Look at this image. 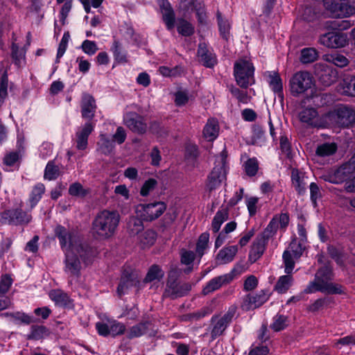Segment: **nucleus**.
I'll use <instances>...</instances> for the list:
<instances>
[{"mask_svg":"<svg viewBox=\"0 0 355 355\" xmlns=\"http://www.w3.org/2000/svg\"><path fill=\"white\" fill-rule=\"evenodd\" d=\"M289 85L291 94L294 96H298L309 90L313 91L315 79L309 72L299 71L291 78Z\"/></svg>","mask_w":355,"mask_h":355,"instance_id":"nucleus-5","label":"nucleus"},{"mask_svg":"<svg viewBox=\"0 0 355 355\" xmlns=\"http://www.w3.org/2000/svg\"><path fill=\"white\" fill-rule=\"evenodd\" d=\"M227 157V153L225 149H223L222 152L216 157L214 166L208 177L207 183V187L209 191L218 188L222 182L225 180L228 168Z\"/></svg>","mask_w":355,"mask_h":355,"instance_id":"nucleus-4","label":"nucleus"},{"mask_svg":"<svg viewBox=\"0 0 355 355\" xmlns=\"http://www.w3.org/2000/svg\"><path fill=\"white\" fill-rule=\"evenodd\" d=\"M120 219L117 211L104 209L100 211L92 223L93 234L103 240L112 237L116 232Z\"/></svg>","mask_w":355,"mask_h":355,"instance_id":"nucleus-2","label":"nucleus"},{"mask_svg":"<svg viewBox=\"0 0 355 355\" xmlns=\"http://www.w3.org/2000/svg\"><path fill=\"white\" fill-rule=\"evenodd\" d=\"M269 298L268 293L265 291H260L255 294L246 295L241 303V307L244 310L254 309L261 306Z\"/></svg>","mask_w":355,"mask_h":355,"instance_id":"nucleus-17","label":"nucleus"},{"mask_svg":"<svg viewBox=\"0 0 355 355\" xmlns=\"http://www.w3.org/2000/svg\"><path fill=\"white\" fill-rule=\"evenodd\" d=\"M157 181L155 178L146 180L140 189V195L143 197L148 196L157 187Z\"/></svg>","mask_w":355,"mask_h":355,"instance_id":"nucleus-49","label":"nucleus"},{"mask_svg":"<svg viewBox=\"0 0 355 355\" xmlns=\"http://www.w3.org/2000/svg\"><path fill=\"white\" fill-rule=\"evenodd\" d=\"M178 9L182 12L184 15L196 11L198 21L200 23H202L205 19L204 5L198 0H180Z\"/></svg>","mask_w":355,"mask_h":355,"instance_id":"nucleus-14","label":"nucleus"},{"mask_svg":"<svg viewBox=\"0 0 355 355\" xmlns=\"http://www.w3.org/2000/svg\"><path fill=\"white\" fill-rule=\"evenodd\" d=\"M339 91L347 96H355V76L345 78L340 83Z\"/></svg>","mask_w":355,"mask_h":355,"instance_id":"nucleus-32","label":"nucleus"},{"mask_svg":"<svg viewBox=\"0 0 355 355\" xmlns=\"http://www.w3.org/2000/svg\"><path fill=\"white\" fill-rule=\"evenodd\" d=\"M95 327L98 334L104 337L121 335L125 330V327L122 323L108 318L96 322Z\"/></svg>","mask_w":355,"mask_h":355,"instance_id":"nucleus-11","label":"nucleus"},{"mask_svg":"<svg viewBox=\"0 0 355 355\" xmlns=\"http://www.w3.org/2000/svg\"><path fill=\"white\" fill-rule=\"evenodd\" d=\"M220 126L217 119L211 118L208 119L203 128V137L209 141H214L219 135Z\"/></svg>","mask_w":355,"mask_h":355,"instance_id":"nucleus-24","label":"nucleus"},{"mask_svg":"<svg viewBox=\"0 0 355 355\" xmlns=\"http://www.w3.org/2000/svg\"><path fill=\"white\" fill-rule=\"evenodd\" d=\"M213 320L214 321L215 324L213 327L211 334L213 336H219L223 332V331L226 329L228 324L226 322H225L224 320H223L222 318H213Z\"/></svg>","mask_w":355,"mask_h":355,"instance_id":"nucleus-53","label":"nucleus"},{"mask_svg":"<svg viewBox=\"0 0 355 355\" xmlns=\"http://www.w3.org/2000/svg\"><path fill=\"white\" fill-rule=\"evenodd\" d=\"M72 0H67L63 4L60 12V20L62 25H64L67 22V18L71 9Z\"/></svg>","mask_w":355,"mask_h":355,"instance_id":"nucleus-57","label":"nucleus"},{"mask_svg":"<svg viewBox=\"0 0 355 355\" xmlns=\"http://www.w3.org/2000/svg\"><path fill=\"white\" fill-rule=\"evenodd\" d=\"M254 71L252 64L248 60H239L234 64V73L240 87L246 88L254 83Z\"/></svg>","mask_w":355,"mask_h":355,"instance_id":"nucleus-7","label":"nucleus"},{"mask_svg":"<svg viewBox=\"0 0 355 355\" xmlns=\"http://www.w3.org/2000/svg\"><path fill=\"white\" fill-rule=\"evenodd\" d=\"M166 209V205L164 202H155L148 204H139L136 207L135 212L137 219L140 221H152L161 215Z\"/></svg>","mask_w":355,"mask_h":355,"instance_id":"nucleus-8","label":"nucleus"},{"mask_svg":"<svg viewBox=\"0 0 355 355\" xmlns=\"http://www.w3.org/2000/svg\"><path fill=\"white\" fill-rule=\"evenodd\" d=\"M218 24L221 36L227 40L230 36V24L226 19L222 18L220 13L217 15Z\"/></svg>","mask_w":355,"mask_h":355,"instance_id":"nucleus-46","label":"nucleus"},{"mask_svg":"<svg viewBox=\"0 0 355 355\" xmlns=\"http://www.w3.org/2000/svg\"><path fill=\"white\" fill-rule=\"evenodd\" d=\"M198 56L200 61L207 67H212L216 62L215 55L207 49L205 44L199 45Z\"/></svg>","mask_w":355,"mask_h":355,"instance_id":"nucleus-25","label":"nucleus"},{"mask_svg":"<svg viewBox=\"0 0 355 355\" xmlns=\"http://www.w3.org/2000/svg\"><path fill=\"white\" fill-rule=\"evenodd\" d=\"M97 143V150L104 155L110 154L114 148V142L106 134H101Z\"/></svg>","mask_w":355,"mask_h":355,"instance_id":"nucleus-27","label":"nucleus"},{"mask_svg":"<svg viewBox=\"0 0 355 355\" xmlns=\"http://www.w3.org/2000/svg\"><path fill=\"white\" fill-rule=\"evenodd\" d=\"M209 234L207 232L202 233L198 238L196 244V253L201 257L208 248Z\"/></svg>","mask_w":355,"mask_h":355,"instance_id":"nucleus-42","label":"nucleus"},{"mask_svg":"<svg viewBox=\"0 0 355 355\" xmlns=\"http://www.w3.org/2000/svg\"><path fill=\"white\" fill-rule=\"evenodd\" d=\"M81 49L85 53L89 55L95 54L98 50L96 42L88 40L83 41Z\"/></svg>","mask_w":355,"mask_h":355,"instance_id":"nucleus-56","label":"nucleus"},{"mask_svg":"<svg viewBox=\"0 0 355 355\" xmlns=\"http://www.w3.org/2000/svg\"><path fill=\"white\" fill-rule=\"evenodd\" d=\"M95 123L88 121L77 128L75 143L78 150H85L87 147L88 137L94 131Z\"/></svg>","mask_w":355,"mask_h":355,"instance_id":"nucleus-16","label":"nucleus"},{"mask_svg":"<svg viewBox=\"0 0 355 355\" xmlns=\"http://www.w3.org/2000/svg\"><path fill=\"white\" fill-rule=\"evenodd\" d=\"M323 5L336 17H349L355 14V0H323Z\"/></svg>","mask_w":355,"mask_h":355,"instance_id":"nucleus-6","label":"nucleus"},{"mask_svg":"<svg viewBox=\"0 0 355 355\" xmlns=\"http://www.w3.org/2000/svg\"><path fill=\"white\" fill-rule=\"evenodd\" d=\"M310 197L313 206L317 207V201L321 198V193L319 187L315 182L310 184Z\"/></svg>","mask_w":355,"mask_h":355,"instance_id":"nucleus-58","label":"nucleus"},{"mask_svg":"<svg viewBox=\"0 0 355 355\" xmlns=\"http://www.w3.org/2000/svg\"><path fill=\"white\" fill-rule=\"evenodd\" d=\"M354 173L349 164H344L337 169L324 174L322 178L326 182L338 184L349 179Z\"/></svg>","mask_w":355,"mask_h":355,"instance_id":"nucleus-13","label":"nucleus"},{"mask_svg":"<svg viewBox=\"0 0 355 355\" xmlns=\"http://www.w3.org/2000/svg\"><path fill=\"white\" fill-rule=\"evenodd\" d=\"M284 263V271L286 274H291L295 266L294 257L292 255L291 251L286 250L282 255Z\"/></svg>","mask_w":355,"mask_h":355,"instance_id":"nucleus-50","label":"nucleus"},{"mask_svg":"<svg viewBox=\"0 0 355 355\" xmlns=\"http://www.w3.org/2000/svg\"><path fill=\"white\" fill-rule=\"evenodd\" d=\"M337 145L336 143H324L318 146L316 154L320 157L329 156L336 153Z\"/></svg>","mask_w":355,"mask_h":355,"instance_id":"nucleus-39","label":"nucleus"},{"mask_svg":"<svg viewBox=\"0 0 355 355\" xmlns=\"http://www.w3.org/2000/svg\"><path fill=\"white\" fill-rule=\"evenodd\" d=\"M186 289L183 291L182 289V286H180L175 282H172L171 280H168L167 282V288L166 292L168 295H170L172 297H177L184 295L190 289V286H186Z\"/></svg>","mask_w":355,"mask_h":355,"instance_id":"nucleus-33","label":"nucleus"},{"mask_svg":"<svg viewBox=\"0 0 355 355\" xmlns=\"http://www.w3.org/2000/svg\"><path fill=\"white\" fill-rule=\"evenodd\" d=\"M126 139V132L123 128L118 127L113 135V141L119 144H123Z\"/></svg>","mask_w":355,"mask_h":355,"instance_id":"nucleus-64","label":"nucleus"},{"mask_svg":"<svg viewBox=\"0 0 355 355\" xmlns=\"http://www.w3.org/2000/svg\"><path fill=\"white\" fill-rule=\"evenodd\" d=\"M228 212L225 209L218 210L211 223L212 230L214 232H218L221 225L227 219Z\"/></svg>","mask_w":355,"mask_h":355,"instance_id":"nucleus-38","label":"nucleus"},{"mask_svg":"<svg viewBox=\"0 0 355 355\" xmlns=\"http://www.w3.org/2000/svg\"><path fill=\"white\" fill-rule=\"evenodd\" d=\"M267 82L270 87L276 93L282 92V83L279 75L275 71H268L266 73Z\"/></svg>","mask_w":355,"mask_h":355,"instance_id":"nucleus-30","label":"nucleus"},{"mask_svg":"<svg viewBox=\"0 0 355 355\" xmlns=\"http://www.w3.org/2000/svg\"><path fill=\"white\" fill-rule=\"evenodd\" d=\"M44 191V185L42 183H38L33 187L29 198L31 207H35L40 200Z\"/></svg>","mask_w":355,"mask_h":355,"instance_id":"nucleus-37","label":"nucleus"},{"mask_svg":"<svg viewBox=\"0 0 355 355\" xmlns=\"http://www.w3.org/2000/svg\"><path fill=\"white\" fill-rule=\"evenodd\" d=\"M234 275L232 273L215 277L210 280L203 288V293L207 295L220 288L223 285L230 283L233 279Z\"/></svg>","mask_w":355,"mask_h":355,"instance_id":"nucleus-22","label":"nucleus"},{"mask_svg":"<svg viewBox=\"0 0 355 355\" xmlns=\"http://www.w3.org/2000/svg\"><path fill=\"white\" fill-rule=\"evenodd\" d=\"M53 153V145L49 142L43 143L39 148V155L42 159H46Z\"/></svg>","mask_w":355,"mask_h":355,"instance_id":"nucleus-59","label":"nucleus"},{"mask_svg":"<svg viewBox=\"0 0 355 355\" xmlns=\"http://www.w3.org/2000/svg\"><path fill=\"white\" fill-rule=\"evenodd\" d=\"M190 98L191 96L187 91H178L175 94V103L178 106L185 105Z\"/></svg>","mask_w":355,"mask_h":355,"instance_id":"nucleus-54","label":"nucleus"},{"mask_svg":"<svg viewBox=\"0 0 355 355\" xmlns=\"http://www.w3.org/2000/svg\"><path fill=\"white\" fill-rule=\"evenodd\" d=\"M138 282V280L135 277H122L117 288L118 294L120 296L125 294L128 289L132 286H136Z\"/></svg>","mask_w":355,"mask_h":355,"instance_id":"nucleus-40","label":"nucleus"},{"mask_svg":"<svg viewBox=\"0 0 355 355\" xmlns=\"http://www.w3.org/2000/svg\"><path fill=\"white\" fill-rule=\"evenodd\" d=\"M292 184L299 193L305 191L306 182H305V175L297 169H293L291 172Z\"/></svg>","mask_w":355,"mask_h":355,"instance_id":"nucleus-28","label":"nucleus"},{"mask_svg":"<svg viewBox=\"0 0 355 355\" xmlns=\"http://www.w3.org/2000/svg\"><path fill=\"white\" fill-rule=\"evenodd\" d=\"M163 20L168 31H173L175 26V15L172 8L162 11Z\"/></svg>","mask_w":355,"mask_h":355,"instance_id":"nucleus-51","label":"nucleus"},{"mask_svg":"<svg viewBox=\"0 0 355 355\" xmlns=\"http://www.w3.org/2000/svg\"><path fill=\"white\" fill-rule=\"evenodd\" d=\"M49 335V330L44 326H32L28 336L29 339L40 340Z\"/></svg>","mask_w":355,"mask_h":355,"instance_id":"nucleus-45","label":"nucleus"},{"mask_svg":"<svg viewBox=\"0 0 355 355\" xmlns=\"http://www.w3.org/2000/svg\"><path fill=\"white\" fill-rule=\"evenodd\" d=\"M321 81L327 86L331 85L337 79V72L335 70H328L320 75Z\"/></svg>","mask_w":355,"mask_h":355,"instance_id":"nucleus-55","label":"nucleus"},{"mask_svg":"<svg viewBox=\"0 0 355 355\" xmlns=\"http://www.w3.org/2000/svg\"><path fill=\"white\" fill-rule=\"evenodd\" d=\"M12 284V279L8 275H5L1 277L0 281V293L5 294L8 291Z\"/></svg>","mask_w":355,"mask_h":355,"instance_id":"nucleus-60","label":"nucleus"},{"mask_svg":"<svg viewBox=\"0 0 355 355\" xmlns=\"http://www.w3.org/2000/svg\"><path fill=\"white\" fill-rule=\"evenodd\" d=\"M96 109L95 100L89 94H84L81 101V114L85 119H92Z\"/></svg>","mask_w":355,"mask_h":355,"instance_id":"nucleus-23","label":"nucleus"},{"mask_svg":"<svg viewBox=\"0 0 355 355\" xmlns=\"http://www.w3.org/2000/svg\"><path fill=\"white\" fill-rule=\"evenodd\" d=\"M128 227L132 234H137V239L143 248L153 245L155 241L156 234L154 231L143 230L142 222L136 218H132L128 223Z\"/></svg>","mask_w":355,"mask_h":355,"instance_id":"nucleus-10","label":"nucleus"},{"mask_svg":"<svg viewBox=\"0 0 355 355\" xmlns=\"http://www.w3.org/2000/svg\"><path fill=\"white\" fill-rule=\"evenodd\" d=\"M89 191L85 189L82 184L78 182L72 184L69 189L70 195L78 197H83L88 193Z\"/></svg>","mask_w":355,"mask_h":355,"instance_id":"nucleus-52","label":"nucleus"},{"mask_svg":"<svg viewBox=\"0 0 355 355\" xmlns=\"http://www.w3.org/2000/svg\"><path fill=\"white\" fill-rule=\"evenodd\" d=\"M289 223V216L286 213L275 215L270 221L265 232H268L270 234H275L278 229H285Z\"/></svg>","mask_w":355,"mask_h":355,"instance_id":"nucleus-21","label":"nucleus"},{"mask_svg":"<svg viewBox=\"0 0 355 355\" xmlns=\"http://www.w3.org/2000/svg\"><path fill=\"white\" fill-rule=\"evenodd\" d=\"M287 325V318L282 315H277L273 318V322L270 324V328L275 331H279L284 329Z\"/></svg>","mask_w":355,"mask_h":355,"instance_id":"nucleus-47","label":"nucleus"},{"mask_svg":"<svg viewBox=\"0 0 355 355\" xmlns=\"http://www.w3.org/2000/svg\"><path fill=\"white\" fill-rule=\"evenodd\" d=\"M238 252V248L236 245H231L225 247L221 249L217 256L216 261L219 264H225L233 261L235 255Z\"/></svg>","mask_w":355,"mask_h":355,"instance_id":"nucleus-26","label":"nucleus"},{"mask_svg":"<svg viewBox=\"0 0 355 355\" xmlns=\"http://www.w3.org/2000/svg\"><path fill=\"white\" fill-rule=\"evenodd\" d=\"M318 42L329 49L342 48L347 45V37L345 33L328 32L320 36Z\"/></svg>","mask_w":355,"mask_h":355,"instance_id":"nucleus-12","label":"nucleus"},{"mask_svg":"<svg viewBox=\"0 0 355 355\" xmlns=\"http://www.w3.org/2000/svg\"><path fill=\"white\" fill-rule=\"evenodd\" d=\"M1 220L9 224L28 223L31 220V216L21 209L8 210L1 214Z\"/></svg>","mask_w":355,"mask_h":355,"instance_id":"nucleus-18","label":"nucleus"},{"mask_svg":"<svg viewBox=\"0 0 355 355\" xmlns=\"http://www.w3.org/2000/svg\"><path fill=\"white\" fill-rule=\"evenodd\" d=\"M112 51L115 59L120 62H126V55L121 52L119 43L115 42L112 46Z\"/></svg>","mask_w":355,"mask_h":355,"instance_id":"nucleus-62","label":"nucleus"},{"mask_svg":"<svg viewBox=\"0 0 355 355\" xmlns=\"http://www.w3.org/2000/svg\"><path fill=\"white\" fill-rule=\"evenodd\" d=\"M258 285V279L254 275H250L244 282L243 288L246 291L254 290Z\"/></svg>","mask_w":355,"mask_h":355,"instance_id":"nucleus-63","label":"nucleus"},{"mask_svg":"<svg viewBox=\"0 0 355 355\" xmlns=\"http://www.w3.org/2000/svg\"><path fill=\"white\" fill-rule=\"evenodd\" d=\"M180 255L181 263L187 266H190L191 264H192L195 259L194 252L187 250H182L181 251Z\"/></svg>","mask_w":355,"mask_h":355,"instance_id":"nucleus-61","label":"nucleus"},{"mask_svg":"<svg viewBox=\"0 0 355 355\" xmlns=\"http://www.w3.org/2000/svg\"><path fill=\"white\" fill-rule=\"evenodd\" d=\"M268 236H268L261 234L256 238L249 253V260L250 262L254 263L263 255L266 250Z\"/></svg>","mask_w":355,"mask_h":355,"instance_id":"nucleus-19","label":"nucleus"},{"mask_svg":"<svg viewBox=\"0 0 355 355\" xmlns=\"http://www.w3.org/2000/svg\"><path fill=\"white\" fill-rule=\"evenodd\" d=\"M293 282V278L290 275V274L282 275L279 277L275 286V289L279 293H285L291 286Z\"/></svg>","mask_w":355,"mask_h":355,"instance_id":"nucleus-31","label":"nucleus"},{"mask_svg":"<svg viewBox=\"0 0 355 355\" xmlns=\"http://www.w3.org/2000/svg\"><path fill=\"white\" fill-rule=\"evenodd\" d=\"M300 121L311 127L323 125L317 110L312 107H306L299 113Z\"/></svg>","mask_w":355,"mask_h":355,"instance_id":"nucleus-20","label":"nucleus"},{"mask_svg":"<svg viewBox=\"0 0 355 355\" xmlns=\"http://www.w3.org/2000/svg\"><path fill=\"white\" fill-rule=\"evenodd\" d=\"M176 26L178 33L184 36H189L193 33V26L184 19H178Z\"/></svg>","mask_w":355,"mask_h":355,"instance_id":"nucleus-43","label":"nucleus"},{"mask_svg":"<svg viewBox=\"0 0 355 355\" xmlns=\"http://www.w3.org/2000/svg\"><path fill=\"white\" fill-rule=\"evenodd\" d=\"M331 269L324 266L316 272L315 279L304 289L305 293H313L318 291L328 294L340 293L342 288L338 284L331 282Z\"/></svg>","mask_w":355,"mask_h":355,"instance_id":"nucleus-3","label":"nucleus"},{"mask_svg":"<svg viewBox=\"0 0 355 355\" xmlns=\"http://www.w3.org/2000/svg\"><path fill=\"white\" fill-rule=\"evenodd\" d=\"M60 174V167L55 161H49L45 168L44 178L49 181L55 180Z\"/></svg>","mask_w":355,"mask_h":355,"instance_id":"nucleus-35","label":"nucleus"},{"mask_svg":"<svg viewBox=\"0 0 355 355\" xmlns=\"http://www.w3.org/2000/svg\"><path fill=\"white\" fill-rule=\"evenodd\" d=\"M55 236L64 252V271L71 276L78 277L81 270V261L88 265L92 261L91 252L80 243L79 238L65 227L58 225Z\"/></svg>","mask_w":355,"mask_h":355,"instance_id":"nucleus-1","label":"nucleus"},{"mask_svg":"<svg viewBox=\"0 0 355 355\" xmlns=\"http://www.w3.org/2000/svg\"><path fill=\"white\" fill-rule=\"evenodd\" d=\"M318 58V52L315 48L309 47L301 50L300 62L304 64L313 62Z\"/></svg>","mask_w":355,"mask_h":355,"instance_id":"nucleus-34","label":"nucleus"},{"mask_svg":"<svg viewBox=\"0 0 355 355\" xmlns=\"http://www.w3.org/2000/svg\"><path fill=\"white\" fill-rule=\"evenodd\" d=\"M164 272L157 265H153L148 270L144 279L146 282H151L154 281H159L163 278Z\"/></svg>","mask_w":355,"mask_h":355,"instance_id":"nucleus-36","label":"nucleus"},{"mask_svg":"<svg viewBox=\"0 0 355 355\" xmlns=\"http://www.w3.org/2000/svg\"><path fill=\"white\" fill-rule=\"evenodd\" d=\"M259 198L257 196H245V203L248 208L249 215L254 216L259 209Z\"/></svg>","mask_w":355,"mask_h":355,"instance_id":"nucleus-44","label":"nucleus"},{"mask_svg":"<svg viewBox=\"0 0 355 355\" xmlns=\"http://www.w3.org/2000/svg\"><path fill=\"white\" fill-rule=\"evenodd\" d=\"M123 123L131 131L139 134L144 133L147 128L144 118L136 112H126Z\"/></svg>","mask_w":355,"mask_h":355,"instance_id":"nucleus-15","label":"nucleus"},{"mask_svg":"<svg viewBox=\"0 0 355 355\" xmlns=\"http://www.w3.org/2000/svg\"><path fill=\"white\" fill-rule=\"evenodd\" d=\"M243 167L248 176H254L259 169V162L256 158H250L244 163Z\"/></svg>","mask_w":355,"mask_h":355,"instance_id":"nucleus-48","label":"nucleus"},{"mask_svg":"<svg viewBox=\"0 0 355 355\" xmlns=\"http://www.w3.org/2000/svg\"><path fill=\"white\" fill-rule=\"evenodd\" d=\"M322 59L338 67H345L349 64L348 59L345 55L338 53L323 55Z\"/></svg>","mask_w":355,"mask_h":355,"instance_id":"nucleus-29","label":"nucleus"},{"mask_svg":"<svg viewBox=\"0 0 355 355\" xmlns=\"http://www.w3.org/2000/svg\"><path fill=\"white\" fill-rule=\"evenodd\" d=\"M325 117L339 126L349 127L355 122V112L347 107L340 106L328 113Z\"/></svg>","mask_w":355,"mask_h":355,"instance_id":"nucleus-9","label":"nucleus"},{"mask_svg":"<svg viewBox=\"0 0 355 355\" xmlns=\"http://www.w3.org/2000/svg\"><path fill=\"white\" fill-rule=\"evenodd\" d=\"M50 298L59 306H65L69 302L68 295L60 290H53L49 293Z\"/></svg>","mask_w":355,"mask_h":355,"instance_id":"nucleus-41","label":"nucleus"}]
</instances>
